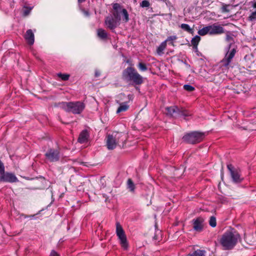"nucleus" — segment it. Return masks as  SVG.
I'll return each mask as SVG.
<instances>
[{"mask_svg": "<svg viewBox=\"0 0 256 256\" xmlns=\"http://www.w3.org/2000/svg\"><path fill=\"white\" fill-rule=\"evenodd\" d=\"M240 238V235L236 232L227 231L222 235L220 243L224 250H232L236 245Z\"/></svg>", "mask_w": 256, "mask_h": 256, "instance_id": "1", "label": "nucleus"}, {"mask_svg": "<svg viewBox=\"0 0 256 256\" xmlns=\"http://www.w3.org/2000/svg\"><path fill=\"white\" fill-rule=\"evenodd\" d=\"M226 40L230 44L225 48L226 54L221 62L224 66H228L232 62L236 52V48L232 44L234 42L233 35L230 32H227L226 34Z\"/></svg>", "mask_w": 256, "mask_h": 256, "instance_id": "2", "label": "nucleus"}, {"mask_svg": "<svg viewBox=\"0 0 256 256\" xmlns=\"http://www.w3.org/2000/svg\"><path fill=\"white\" fill-rule=\"evenodd\" d=\"M122 77L126 82H132L135 84H140L143 82L142 77L132 67H128L124 70Z\"/></svg>", "mask_w": 256, "mask_h": 256, "instance_id": "3", "label": "nucleus"}, {"mask_svg": "<svg viewBox=\"0 0 256 256\" xmlns=\"http://www.w3.org/2000/svg\"><path fill=\"white\" fill-rule=\"evenodd\" d=\"M114 12L112 16H107L105 20V24L108 28L113 30L119 24L120 18L119 16V10H121V6L119 4L116 3L112 6Z\"/></svg>", "mask_w": 256, "mask_h": 256, "instance_id": "4", "label": "nucleus"}, {"mask_svg": "<svg viewBox=\"0 0 256 256\" xmlns=\"http://www.w3.org/2000/svg\"><path fill=\"white\" fill-rule=\"evenodd\" d=\"M60 106L66 112L80 114L84 110L85 105L81 102H62L60 104Z\"/></svg>", "mask_w": 256, "mask_h": 256, "instance_id": "5", "label": "nucleus"}, {"mask_svg": "<svg viewBox=\"0 0 256 256\" xmlns=\"http://www.w3.org/2000/svg\"><path fill=\"white\" fill-rule=\"evenodd\" d=\"M166 112L168 115L174 117H184L186 118L187 116H190V113L186 110L182 109L180 110L176 106L167 107L166 108Z\"/></svg>", "mask_w": 256, "mask_h": 256, "instance_id": "6", "label": "nucleus"}, {"mask_svg": "<svg viewBox=\"0 0 256 256\" xmlns=\"http://www.w3.org/2000/svg\"><path fill=\"white\" fill-rule=\"evenodd\" d=\"M204 138V134L202 132H194L185 134L182 139L184 141L190 143L195 144L201 142Z\"/></svg>", "mask_w": 256, "mask_h": 256, "instance_id": "7", "label": "nucleus"}, {"mask_svg": "<svg viewBox=\"0 0 256 256\" xmlns=\"http://www.w3.org/2000/svg\"><path fill=\"white\" fill-rule=\"evenodd\" d=\"M116 234L120 240L122 247L124 250H126L128 248L126 236L122 226L118 222L116 223Z\"/></svg>", "mask_w": 256, "mask_h": 256, "instance_id": "8", "label": "nucleus"}, {"mask_svg": "<svg viewBox=\"0 0 256 256\" xmlns=\"http://www.w3.org/2000/svg\"><path fill=\"white\" fill-rule=\"evenodd\" d=\"M114 140L118 142V146H124L126 140V136L124 133L118 132H114L108 135V142Z\"/></svg>", "mask_w": 256, "mask_h": 256, "instance_id": "9", "label": "nucleus"}, {"mask_svg": "<svg viewBox=\"0 0 256 256\" xmlns=\"http://www.w3.org/2000/svg\"><path fill=\"white\" fill-rule=\"evenodd\" d=\"M46 158L50 162H56L60 160V154L59 148H49L45 154Z\"/></svg>", "mask_w": 256, "mask_h": 256, "instance_id": "10", "label": "nucleus"}, {"mask_svg": "<svg viewBox=\"0 0 256 256\" xmlns=\"http://www.w3.org/2000/svg\"><path fill=\"white\" fill-rule=\"evenodd\" d=\"M227 167L230 172L232 181L235 183L241 182L242 178L240 176V170L237 169H234L232 164H228Z\"/></svg>", "mask_w": 256, "mask_h": 256, "instance_id": "11", "label": "nucleus"}, {"mask_svg": "<svg viewBox=\"0 0 256 256\" xmlns=\"http://www.w3.org/2000/svg\"><path fill=\"white\" fill-rule=\"evenodd\" d=\"M208 26L210 35L220 34L224 32V28L216 24L210 25Z\"/></svg>", "mask_w": 256, "mask_h": 256, "instance_id": "12", "label": "nucleus"}, {"mask_svg": "<svg viewBox=\"0 0 256 256\" xmlns=\"http://www.w3.org/2000/svg\"><path fill=\"white\" fill-rule=\"evenodd\" d=\"M17 180L16 177L12 173H4L0 174V182H13Z\"/></svg>", "mask_w": 256, "mask_h": 256, "instance_id": "13", "label": "nucleus"}, {"mask_svg": "<svg viewBox=\"0 0 256 256\" xmlns=\"http://www.w3.org/2000/svg\"><path fill=\"white\" fill-rule=\"evenodd\" d=\"M90 134L86 130H84L80 134L78 142L80 144L87 142L88 141Z\"/></svg>", "mask_w": 256, "mask_h": 256, "instance_id": "14", "label": "nucleus"}, {"mask_svg": "<svg viewBox=\"0 0 256 256\" xmlns=\"http://www.w3.org/2000/svg\"><path fill=\"white\" fill-rule=\"evenodd\" d=\"M24 38L27 42L32 45L34 44V34L32 32V30H28L24 35Z\"/></svg>", "mask_w": 256, "mask_h": 256, "instance_id": "15", "label": "nucleus"}, {"mask_svg": "<svg viewBox=\"0 0 256 256\" xmlns=\"http://www.w3.org/2000/svg\"><path fill=\"white\" fill-rule=\"evenodd\" d=\"M204 220L202 218H198L194 222V230L200 232L202 230Z\"/></svg>", "mask_w": 256, "mask_h": 256, "instance_id": "16", "label": "nucleus"}, {"mask_svg": "<svg viewBox=\"0 0 256 256\" xmlns=\"http://www.w3.org/2000/svg\"><path fill=\"white\" fill-rule=\"evenodd\" d=\"M166 42H162L156 49V52L158 55L162 56L164 54V50L166 49Z\"/></svg>", "mask_w": 256, "mask_h": 256, "instance_id": "17", "label": "nucleus"}, {"mask_svg": "<svg viewBox=\"0 0 256 256\" xmlns=\"http://www.w3.org/2000/svg\"><path fill=\"white\" fill-rule=\"evenodd\" d=\"M118 142H116V140H112L110 142H108V135L106 138V146L108 150H113L116 148L118 146Z\"/></svg>", "mask_w": 256, "mask_h": 256, "instance_id": "18", "label": "nucleus"}, {"mask_svg": "<svg viewBox=\"0 0 256 256\" xmlns=\"http://www.w3.org/2000/svg\"><path fill=\"white\" fill-rule=\"evenodd\" d=\"M129 108V106L126 102H122L120 104V106L116 110V113H120L126 111Z\"/></svg>", "mask_w": 256, "mask_h": 256, "instance_id": "19", "label": "nucleus"}, {"mask_svg": "<svg viewBox=\"0 0 256 256\" xmlns=\"http://www.w3.org/2000/svg\"><path fill=\"white\" fill-rule=\"evenodd\" d=\"M180 27L184 30L188 32L190 34H193L194 30L190 28V26L186 24H182Z\"/></svg>", "mask_w": 256, "mask_h": 256, "instance_id": "20", "label": "nucleus"}, {"mask_svg": "<svg viewBox=\"0 0 256 256\" xmlns=\"http://www.w3.org/2000/svg\"><path fill=\"white\" fill-rule=\"evenodd\" d=\"M98 36L99 38L102 39H105L107 38L108 34L105 30L102 28H99L97 31Z\"/></svg>", "mask_w": 256, "mask_h": 256, "instance_id": "21", "label": "nucleus"}, {"mask_svg": "<svg viewBox=\"0 0 256 256\" xmlns=\"http://www.w3.org/2000/svg\"><path fill=\"white\" fill-rule=\"evenodd\" d=\"M198 34L200 36H205V35H206L207 34H210V30H209V26H205V27H204L202 29L198 31Z\"/></svg>", "mask_w": 256, "mask_h": 256, "instance_id": "22", "label": "nucleus"}, {"mask_svg": "<svg viewBox=\"0 0 256 256\" xmlns=\"http://www.w3.org/2000/svg\"><path fill=\"white\" fill-rule=\"evenodd\" d=\"M200 40V38L198 36H196L193 38L191 40L192 44L195 48H197V46Z\"/></svg>", "mask_w": 256, "mask_h": 256, "instance_id": "23", "label": "nucleus"}, {"mask_svg": "<svg viewBox=\"0 0 256 256\" xmlns=\"http://www.w3.org/2000/svg\"><path fill=\"white\" fill-rule=\"evenodd\" d=\"M122 12L124 16V20L125 22H128L129 20L128 14V13L127 10L124 8H121V10H119V13Z\"/></svg>", "mask_w": 256, "mask_h": 256, "instance_id": "24", "label": "nucleus"}, {"mask_svg": "<svg viewBox=\"0 0 256 256\" xmlns=\"http://www.w3.org/2000/svg\"><path fill=\"white\" fill-rule=\"evenodd\" d=\"M176 38L177 37L176 36H172L168 37V38L164 42H166V44L167 42H170V44L174 46V44L173 42V41L176 40Z\"/></svg>", "mask_w": 256, "mask_h": 256, "instance_id": "25", "label": "nucleus"}, {"mask_svg": "<svg viewBox=\"0 0 256 256\" xmlns=\"http://www.w3.org/2000/svg\"><path fill=\"white\" fill-rule=\"evenodd\" d=\"M128 187L131 192H134L135 188V186L132 181L130 179L128 180Z\"/></svg>", "mask_w": 256, "mask_h": 256, "instance_id": "26", "label": "nucleus"}, {"mask_svg": "<svg viewBox=\"0 0 256 256\" xmlns=\"http://www.w3.org/2000/svg\"><path fill=\"white\" fill-rule=\"evenodd\" d=\"M206 252L204 250H198L192 253L194 256H204Z\"/></svg>", "mask_w": 256, "mask_h": 256, "instance_id": "27", "label": "nucleus"}, {"mask_svg": "<svg viewBox=\"0 0 256 256\" xmlns=\"http://www.w3.org/2000/svg\"><path fill=\"white\" fill-rule=\"evenodd\" d=\"M58 76L62 80H68L70 78V74H61L58 73Z\"/></svg>", "mask_w": 256, "mask_h": 256, "instance_id": "28", "label": "nucleus"}, {"mask_svg": "<svg viewBox=\"0 0 256 256\" xmlns=\"http://www.w3.org/2000/svg\"><path fill=\"white\" fill-rule=\"evenodd\" d=\"M138 67L140 70L142 72L146 71L148 70L146 64L142 62L138 63Z\"/></svg>", "mask_w": 256, "mask_h": 256, "instance_id": "29", "label": "nucleus"}, {"mask_svg": "<svg viewBox=\"0 0 256 256\" xmlns=\"http://www.w3.org/2000/svg\"><path fill=\"white\" fill-rule=\"evenodd\" d=\"M209 224L212 228H214L216 226V218L214 216H212L210 218V220H209Z\"/></svg>", "mask_w": 256, "mask_h": 256, "instance_id": "30", "label": "nucleus"}, {"mask_svg": "<svg viewBox=\"0 0 256 256\" xmlns=\"http://www.w3.org/2000/svg\"><path fill=\"white\" fill-rule=\"evenodd\" d=\"M248 20L251 22L254 21L256 20V10L250 14L248 18Z\"/></svg>", "mask_w": 256, "mask_h": 256, "instance_id": "31", "label": "nucleus"}, {"mask_svg": "<svg viewBox=\"0 0 256 256\" xmlns=\"http://www.w3.org/2000/svg\"><path fill=\"white\" fill-rule=\"evenodd\" d=\"M150 4L148 1L144 0L140 4V6L142 8H148Z\"/></svg>", "mask_w": 256, "mask_h": 256, "instance_id": "32", "label": "nucleus"}, {"mask_svg": "<svg viewBox=\"0 0 256 256\" xmlns=\"http://www.w3.org/2000/svg\"><path fill=\"white\" fill-rule=\"evenodd\" d=\"M184 88L188 92H192L194 90V88L190 84L184 85Z\"/></svg>", "mask_w": 256, "mask_h": 256, "instance_id": "33", "label": "nucleus"}, {"mask_svg": "<svg viewBox=\"0 0 256 256\" xmlns=\"http://www.w3.org/2000/svg\"><path fill=\"white\" fill-rule=\"evenodd\" d=\"M4 172V167L2 162L0 160V174H2Z\"/></svg>", "mask_w": 256, "mask_h": 256, "instance_id": "34", "label": "nucleus"}, {"mask_svg": "<svg viewBox=\"0 0 256 256\" xmlns=\"http://www.w3.org/2000/svg\"><path fill=\"white\" fill-rule=\"evenodd\" d=\"M30 10L31 8L25 10L24 11V16H27L30 14Z\"/></svg>", "mask_w": 256, "mask_h": 256, "instance_id": "35", "label": "nucleus"}, {"mask_svg": "<svg viewBox=\"0 0 256 256\" xmlns=\"http://www.w3.org/2000/svg\"><path fill=\"white\" fill-rule=\"evenodd\" d=\"M94 75L96 77H98L100 75V72L98 70H96Z\"/></svg>", "mask_w": 256, "mask_h": 256, "instance_id": "36", "label": "nucleus"}, {"mask_svg": "<svg viewBox=\"0 0 256 256\" xmlns=\"http://www.w3.org/2000/svg\"><path fill=\"white\" fill-rule=\"evenodd\" d=\"M50 256H60L56 251L52 250L51 252Z\"/></svg>", "mask_w": 256, "mask_h": 256, "instance_id": "37", "label": "nucleus"}, {"mask_svg": "<svg viewBox=\"0 0 256 256\" xmlns=\"http://www.w3.org/2000/svg\"><path fill=\"white\" fill-rule=\"evenodd\" d=\"M82 11L86 16H90V14L88 11L84 9L82 10Z\"/></svg>", "mask_w": 256, "mask_h": 256, "instance_id": "38", "label": "nucleus"}, {"mask_svg": "<svg viewBox=\"0 0 256 256\" xmlns=\"http://www.w3.org/2000/svg\"><path fill=\"white\" fill-rule=\"evenodd\" d=\"M154 239L156 240H158V238L157 237V236L156 235H155L154 236Z\"/></svg>", "mask_w": 256, "mask_h": 256, "instance_id": "39", "label": "nucleus"}, {"mask_svg": "<svg viewBox=\"0 0 256 256\" xmlns=\"http://www.w3.org/2000/svg\"><path fill=\"white\" fill-rule=\"evenodd\" d=\"M186 256H194L193 254V253H192V254H188Z\"/></svg>", "mask_w": 256, "mask_h": 256, "instance_id": "40", "label": "nucleus"}, {"mask_svg": "<svg viewBox=\"0 0 256 256\" xmlns=\"http://www.w3.org/2000/svg\"><path fill=\"white\" fill-rule=\"evenodd\" d=\"M86 0H78V2H84Z\"/></svg>", "mask_w": 256, "mask_h": 256, "instance_id": "41", "label": "nucleus"}, {"mask_svg": "<svg viewBox=\"0 0 256 256\" xmlns=\"http://www.w3.org/2000/svg\"><path fill=\"white\" fill-rule=\"evenodd\" d=\"M253 6L255 8H256V2H255L254 5H253Z\"/></svg>", "mask_w": 256, "mask_h": 256, "instance_id": "42", "label": "nucleus"}, {"mask_svg": "<svg viewBox=\"0 0 256 256\" xmlns=\"http://www.w3.org/2000/svg\"><path fill=\"white\" fill-rule=\"evenodd\" d=\"M30 216L34 217V216Z\"/></svg>", "mask_w": 256, "mask_h": 256, "instance_id": "43", "label": "nucleus"}]
</instances>
